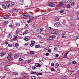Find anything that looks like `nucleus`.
<instances>
[{
    "label": "nucleus",
    "instance_id": "obj_1",
    "mask_svg": "<svg viewBox=\"0 0 79 79\" xmlns=\"http://www.w3.org/2000/svg\"><path fill=\"white\" fill-rule=\"evenodd\" d=\"M6 5L7 6V7L8 8V7H9L10 5L11 6H12V5H14V2L11 1L9 2V3H6Z\"/></svg>",
    "mask_w": 79,
    "mask_h": 79
},
{
    "label": "nucleus",
    "instance_id": "obj_2",
    "mask_svg": "<svg viewBox=\"0 0 79 79\" xmlns=\"http://www.w3.org/2000/svg\"><path fill=\"white\" fill-rule=\"evenodd\" d=\"M12 37H13V34H9L7 36V38H8L9 39H13Z\"/></svg>",
    "mask_w": 79,
    "mask_h": 79
},
{
    "label": "nucleus",
    "instance_id": "obj_3",
    "mask_svg": "<svg viewBox=\"0 0 79 79\" xmlns=\"http://www.w3.org/2000/svg\"><path fill=\"white\" fill-rule=\"evenodd\" d=\"M43 31H44V29L43 28L41 29H39L37 31V32H38V33H41Z\"/></svg>",
    "mask_w": 79,
    "mask_h": 79
},
{
    "label": "nucleus",
    "instance_id": "obj_4",
    "mask_svg": "<svg viewBox=\"0 0 79 79\" xmlns=\"http://www.w3.org/2000/svg\"><path fill=\"white\" fill-rule=\"evenodd\" d=\"M35 66L36 67H40L41 65L39 63H36L35 64Z\"/></svg>",
    "mask_w": 79,
    "mask_h": 79
},
{
    "label": "nucleus",
    "instance_id": "obj_5",
    "mask_svg": "<svg viewBox=\"0 0 79 79\" xmlns=\"http://www.w3.org/2000/svg\"><path fill=\"white\" fill-rule=\"evenodd\" d=\"M17 12H18V10L16 9H14L12 11L13 14H16Z\"/></svg>",
    "mask_w": 79,
    "mask_h": 79
},
{
    "label": "nucleus",
    "instance_id": "obj_6",
    "mask_svg": "<svg viewBox=\"0 0 79 79\" xmlns=\"http://www.w3.org/2000/svg\"><path fill=\"white\" fill-rule=\"evenodd\" d=\"M60 23L59 22H56V23L54 24L55 26H57V27H58L60 25Z\"/></svg>",
    "mask_w": 79,
    "mask_h": 79
},
{
    "label": "nucleus",
    "instance_id": "obj_7",
    "mask_svg": "<svg viewBox=\"0 0 79 79\" xmlns=\"http://www.w3.org/2000/svg\"><path fill=\"white\" fill-rule=\"evenodd\" d=\"M48 6H51V7H54V6H55V5L53 3L49 4Z\"/></svg>",
    "mask_w": 79,
    "mask_h": 79
},
{
    "label": "nucleus",
    "instance_id": "obj_8",
    "mask_svg": "<svg viewBox=\"0 0 79 79\" xmlns=\"http://www.w3.org/2000/svg\"><path fill=\"white\" fill-rule=\"evenodd\" d=\"M79 39V35H77L74 37V38H73V40H76L77 39Z\"/></svg>",
    "mask_w": 79,
    "mask_h": 79
},
{
    "label": "nucleus",
    "instance_id": "obj_9",
    "mask_svg": "<svg viewBox=\"0 0 79 79\" xmlns=\"http://www.w3.org/2000/svg\"><path fill=\"white\" fill-rule=\"evenodd\" d=\"M25 15H25L26 16V18H30V17H31V16L30 15H29V13H28L26 12L25 13Z\"/></svg>",
    "mask_w": 79,
    "mask_h": 79
},
{
    "label": "nucleus",
    "instance_id": "obj_10",
    "mask_svg": "<svg viewBox=\"0 0 79 79\" xmlns=\"http://www.w3.org/2000/svg\"><path fill=\"white\" fill-rule=\"evenodd\" d=\"M9 16H8V15H5L3 16V18H4V19H7L8 18Z\"/></svg>",
    "mask_w": 79,
    "mask_h": 79
},
{
    "label": "nucleus",
    "instance_id": "obj_11",
    "mask_svg": "<svg viewBox=\"0 0 79 79\" xmlns=\"http://www.w3.org/2000/svg\"><path fill=\"white\" fill-rule=\"evenodd\" d=\"M59 12L60 13H63V14H66V11L63 10H60L59 11Z\"/></svg>",
    "mask_w": 79,
    "mask_h": 79
},
{
    "label": "nucleus",
    "instance_id": "obj_12",
    "mask_svg": "<svg viewBox=\"0 0 79 79\" xmlns=\"http://www.w3.org/2000/svg\"><path fill=\"white\" fill-rule=\"evenodd\" d=\"M5 53L6 52H2L0 54V56L2 57L3 56H4V55H5Z\"/></svg>",
    "mask_w": 79,
    "mask_h": 79
},
{
    "label": "nucleus",
    "instance_id": "obj_13",
    "mask_svg": "<svg viewBox=\"0 0 79 79\" xmlns=\"http://www.w3.org/2000/svg\"><path fill=\"white\" fill-rule=\"evenodd\" d=\"M2 6L3 8H4V9H6V5H5L4 4H2Z\"/></svg>",
    "mask_w": 79,
    "mask_h": 79
},
{
    "label": "nucleus",
    "instance_id": "obj_14",
    "mask_svg": "<svg viewBox=\"0 0 79 79\" xmlns=\"http://www.w3.org/2000/svg\"><path fill=\"white\" fill-rule=\"evenodd\" d=\"M8 60H10L11 59V55L10 54H8L7 57Z\"/></svg>",
    "mask_w": 79,
    "mask_h": 79
},
{
    "label": "nucleus",
    "instance_id": "obj_15",
    "mask_svg": "<svg viewBox=\"0 0 79 79\" xmlns=\"http://www.w3.org/2000/svg\"><path fill=\"white\" fill-rule=\"evenodd\" d=\"M28 30H27L26 31H25L23 33V35H24V34H27L28 33Z\"/></svg>",
    "mask_w": 79,
    "mask_h": 79
},
{
    "label": "nucleus",
    "instance_id": "obj_16",
    "mask_svg": "<svg viewBox=\"0 0 79 79\" xmlns=\"http://www.w3.org/2000/svg\"><path fill=\"white\" fill-rule=\"evenodd\" d=\"M21 18H24V19L26 18V15L24 14H23L21 15Z\"/></svg>",
    "mask_w": 79,
    "mask_h": 79
},
{
    "label": "nucleus",
    "instance_id": "obj_17",
    "mask_svg": "<svg viewBox=\"0 0 79 79\" xmlns=\"http://www.w3.org/2000/svg\"><path fill=\"white\" fill-rule=\"evenodd\" d=\"M7 64V63H6V62H4L2 63V65H3L4 66H6Z\"/></svg>",
    "mask_w": 79,
    "mask_h": 79
},
{
    "label": "nucleus",
    "instance_id": "obj_18",
    "mask_svg": "<svg viewBox=\"0 0 79 79\" xmlns=\"http://www.w3.org/2000/svg\"><path fill=\"white\" fill-rule=\"evenodd\" d=\"M35 48H39L40 47V44H38L37 45H36L35 46Z\"/></svg>",
    "mask_w": 79,
    "mask_h": 79
},
{
    "label": "nucleus",
    "instance_id": "obj_19",
    "mask_svg": "<svg viewBox=\"0 0 79 79\" xmlns=\"http://www.w3.org/2000/svg\"><path fill=\"white\" fill-rule=\"evenodd\" d=\"M19 30H16L15 31V34H18V33H19Z\"/></svg>",
    "mask_w": 79,
    "mask_h": 79
},
{
    "label": "nucleus",
    "instance_id": "obj_20",
    "mask_svg": "<svg viewBox=\"0 0 79 79\" xmlns=\"http://www.w3.org/2000/svg\"><path fill=\"white\" fill-rule=\"evenodd\" d=\"M15 45L16 48H18V46H19V44L18 43H16L15 44Z\"/></svg>",
    "mask_w": 79,
    "mask_h": 79
},
{
    "label": "nucleus",
    "instance_id": "obj_21",
    "mask_svg": "<svg viewBox=\"0 0 79 79\" xmlns=\"http://www.w3.org/2000/svg\"><path fill=\"white\" fill-rule=\"evenodd\" d=\"M52 34H56V32L55 31H52Z\"/></svg>",
    "mask_w": 79,
    "mask_h": 79
},
{
    "label": "nucleus",
    "instance_id": "obj_22",
    "mask_svg": "<svg viewBox=\"0 0 79 79\" xmlns=\"http://www.w3.org/2000/svg\"><path fill=\"white\" fill-rule=\"evenodd\" d=\"M67 3H71L72 1L71 0H66Z\"/></svg>",
    "mask_w": 79,
    "mask_h": 79
},
{
    "label": "nucleus",
    "instance_id": "obj_23",
    "mask_svg": "<svg viewBox=\"0 0 79 79\" xmlns=\"http://www.w3.org/2000/svg\"><path fill=\"white\" fill-rule=\"evenodd\" d=\"M22 76L23 77H26V76H27V74L25 73H24L23 74Z\"/></svg>",
    "mask_w": 79,
    "mask_h": 79
},
{
    "label": "nucleus",
    "instance_id": "obj_24",
    "mask_svg": "<svg viewBox=\"0 0 79 79\" xmlns=\"http://www.w3.org/2000/svg\"><path fill=\"white\" fill-rule=\"evenodd\" d=\"M8 23V21H6L4 22V24L5 25H6Z\"/></svg>",
    "mask_w": 79,
    "mask_h": 79
},
{
    "label": "nucleus",
    "instance_id": "obj_25",
    "mask_svg": "<svg viewBox=\"0 0 79 79\" xmlns=\"http://www.w3.org/2000/svg\"><path fill=\"white\" fill-rule=\"evenodd\" d=\"M29 45V44H28V43H25V44H23V45H24V47H26V46H27V45Z\"/></svg>",
    "mask_w": 79,
    "mask_h": 79
},
{
    "label": "nucleus",
    "instance_id": "obj_26",
    "mask_svg": "<svg viewBox=\"0 0 79 79\" xmlns=\"http://www.w3.org/2000/svg\"><path fill=\"white\" fill-rule=\"evenodd\" d=\"M56 34H53V35H52V37L53 38H55V37L56 36Z\"/></svg>",
    "mask_w": 79,
    "mask_h": 79
},
{
    "label": "nucleus",
    "instance_id": "obj_27",
    "mask_svg": "<svg viewBox=\"0 0 79 79\" xmlns=\"http://www.w3.org/2000/svg\"><path fill=\"white\" fill-rule=\"evenodd\" d=\"M13 40H17V36H15L14 37L12 38Z\"/></svg>",
    "mask_w": 79,
    "mask_h": 79
},
{
    "label": "nucleus",
    "instance_id": "obj_28",
    "mask_svg": "<svg viewBox=\"0 0 79 79\" xmlns=\"http://www.w3.org/2000/svg\"><path fill=\"white\" fill-rule=\"evenodd\" d=\"M31 78L32 79H36V77H35V76H31Z\"/></svg>",
    "mask_w": 79,
    "mask_h": 79
},
{
    "label": "nucleus",
    "instance_id": "obj_29",
    "mask_svg": "<svg viewBox=\"0 0 79 79\" xmlns=\"http://www.w3.org/2000/svg\"><path fill=\"white\" fill-rule=\"evenodd\" d=\"M62 34L63 35H65L66 34V32L64 31H63L62 32Z\"/></svg>",
    "mask_w": 79,
    "mask_h": 79
},
{
    "label": "nucleus",
    "instance_id": "obj_30",
    "mask_svg": "<svg viewBox=\"0 0 79 79\" xmlns=\"http://www.w3.org/2000/svg\"><path fill=\"white\" fill-rule=\"evenodd\" d=\"M9 26L10 27V28H13V25H12L11 24H10V25H9Z\"/></svg>",
    "mask_w": 79,
    "mask_h": 79
},
{
    "label": "nucleus",
    "instance_id": "obj_31",
    "mask_svg": "<svg viewBox=\"0 0 79 79\" xmlns=\"http://www.w3.org/2000/svg\"><path fill=\"white\" fill-rule=\"evenodd\" d=\"M30 53L31 55H33L34 52H33V51H31L30 52Z\"/></svg>",
    "mask_w": 79,
    "mask_h": 79
},
{
    "label": "nucleus",
    "instance_id": "obj_32",
    "mask_svg": "<svg viewBox=\"0 0 79 79\" xmlns=\"http://www.w3.org/2000/svg\"><path fill=\"white\" fill-rule=\"evenodd\" d=\"M5 69L6 70H8V69H9L8 67V66H6L5 67Z\"/></svg>",
    "mask_w": 79,
    "mask_h": 79
},
{
    "label": "nucleus",
    "instance_id": "obj_33",
    "mask_svg": "<svg viewBox=\"0 0 79 79\" xmlns=\"http://www.w3.org/2000/svg\"><path fill=\"white\" fill-rule=\"evenodd\" d=\"M40 75H42V73H39L36 74V76H39Z\"/></svg>",
    "mask_w": 79,
    "mask_h": 79
},
{
    "label": "nucleus",
    "instance_id": "obj_34",
    "mask_svg": "<svg viewBox=\"0 0 79 79\" xmlns=\"http://www.w3.org/2000/svg\"><path fill=\"white\" fill-rule=\"evenodd\" d=\"M13 74H14V75H18V73L16 72H13Z\"/></svg>",
    "mask_w": 79,
    "mask_h": 79
},
{
    "label": "nucleus",
    "instance_id": "obj_35",
    "mask_svg": "<svg viewBox=\"0 0 79 79\" xmlns=\"http://www.w3.org/2000/svg\"><path fill=\"white\" fill-rule=\"evenodd\" d=\"M24 40H25V41H28V40H29V39L28 38H24Z\"/></svg>",
    "mask_w": 79,
    "mask_h": 79
},
{
    "label": "nucleus",
    "instance_id": "obj_36",
    "mask_svg": "<svg viewBox=\"0 0 79 79\" xmlns=\"http://www.w3.org/2000/svg\"><path fill=\"white\" fill-rule=\"evenodd\" d=\"M19 60L20 61H23L24 60H23V59H22L21 58H19Z\"/></svg>",
    "mask_w": 79,
    "mask_h": 79
},
{
    "label": "nucleus",
    "instance_id": "obj_37",
    "mask_svg": "<svg viewBox=\"0 0 79 79\" xmlns=\"http://www.w3.org/2000/svg\"><path fill=\"white\" fill-rule=\"evenodd\" d=\"M61 38H66V36L64 35H62L61 36Z\"/></svg>",
    "mask_w": 79,
    "mask_h": 79
},
{
    "label": "nucleus",
    "instance_id": "obj_38",
    "mask_svg": "<svg viewBox=\"0 0 79 79\" xmlns=\"http://www.w3.org/2000/svg\"><path fill=\"white\" fill-rule=\"evenodd\" d=\"M31 44H35V41H34L32 40L31 41Z\"/></svg>",
    "mask_w": 79,
    "mask_h": 79
},
{
    "label": "nucleus",
    "instance_id": "obj_39",
    "mask_svg": "<svg viewBox=\"0 0 79 79\" xmlns=\"http://www.w3.org/2000/svg\"><path fill=\"white\" fill-rule=\"evenodd\" d=\"M15 24H16V26H19L20 25L19 24V23H16Z\"/></svg>",
    "mask_w": 79,
    "mask_h": 79
},
{
    "label": "nucleus",
    "instance_id": "obj_40",
    "mask_svg": "<svg viewBox=\"0 0 79 79\" xmlns=\"http://www.w3.org/2000/svg\"><path fill=\"white\" fill-rule=\"evenodd\" d=\"M18 56H19L18 55H15L14 56V57L15 58H18Z\"/></svg>",
    "mask_w": 79,
    "mask_h": 79
},
{
    "label": "nucleus",
    "instance_id": "obj_41",
    "mask_svg": "<svg viewBox=\"0 0 79 79\" xmlns=\"http://www.w3.org/2000/svg\"><path fill=\"white\" fill-rule=\"evenodd\" d=\"M71 5H72L73 6H74V5H75L74 2H73L71 3Z\"/></svg>",
    "mask_w": 79,
    "mask_h": 79
},
{
    "label": "nucleus",
    "instance_id": "obj_42",
    "mask_svg": "<svg viewBox=\"0 0 79 79\" xmlns=\"http://www.w3.org/2000/svg\"><path fill=\"white\" fill-rule=\"evenodd\" d=\"M37 73V72H32L31 73V74H36Z\"/></svg>",
    "mask_w": 79,
    "mask_h": 79
},
{
    "label": "nucleus",
    "instance_id": "obj_43",
    "mask_svg": "<svg viewBox=\"0 0 79 79\" xmlns=\"http://www.w3.org/2000/svg\"><path fill=\"white\" fill-rule=\"evenodd\" d=\"M73 64H74L76 63V62L75 61H73L72 62Z\"/></svg>",
    "mask_w": 79,
    "mask_h": 79
},
{
    "label": "nucleus",
    "instance_id": "obj_44",
    "mask_svg": "<svg viewBox=\"0 0 79 79\" xmlns=\"http://www.w3.org/2000/svg\"><path fill=\"white\" fill-rule=\"evenodd\" d=\"M59 56V55L58 54H56L55 55L56 57L57 58Z\"/></svg>",
    "mask_w": 79,
    "mask_h": 79
},
{
    "label": "nucleus",
    "instance_id": "obj_45",
    "mask_svg": "<svg viewBox=\"0 0 79 79\" xmlns=\"http://www.w3.org/2000/svg\"><path fill=\"white\" fill-rule=\"evenodd\" d=\"M5 44H6V45H7L8 44V43H9V42H7V41H5L4 42Z\"/></svg>",
    "mask_w": 79,
    "mask_h": 79
},
{
    "label": "nucleus",
    "instance_id": "obj_46",
    "mask_svg": "<svg viewBox=\"0 0 79 79\" xmlns=\"http://www.w3.org/2000/svg\"><path fill=\"white\" fill-rule=\"evenodd\" d=\"M53 36H50L49 37V39L50 40H53Z\"/></svg>",
    "mask_w": 79,
    "mask_h": 79
},
{
    "label": "nucleus",
    "instance_id": "obj_47",
    "mask_svg": "<svg viewBox=\"0 0 79 79\" xmlns=\"http://www.w3.org/2000/svg\"><path fill=\"white\" fill-rule=\"evenodd\" d=\"M8 46L9 47H12V44H8Z\"/></svg>",
    "mask_w": 79,
    "mask_h": 79
},
{
    "label": "nucleus",
    "instance_id": "obj_48",
    "mask_svg": "<svg viewBox=\"0 0 79 79\" xmlns=\"http://www.w3.org/2000/svg\"><path fill=\"white\" fill-rule=\"evenodd\" d=\"M51 66H54V63L53 62H52L51 64Z\"/></svg>",
    "mask_w": 79,
    "mask_h": 79
},
{
    "label": "nucleus",
    "instance_id": "obj_49",
    "mask_svg": "<svg viewBox=\"0 0 79 79\" xmlns=\"http://www.w3.org/2000/svg\"><path fill=\"white\" fill-rule=\"evenodd\" d=\"M55 20H56V21H59V18H56Z\"/></svg>",
    "mask_w": 79,
    "mask_h": 79
},
{
    "label": "nucleus",
    "instance_id": "obj_50",
    "mask_svg": "<svg viewBox=\"0 0 79 79\" xmlns=\"http://www.w3.org/2000/svg\"><path fill=\"white\" fill-rule=\"evenodd\" d=\"M20 2L22 3H24V0H20Z\"/></svg>",
    "mask_w": 79,
    "mask_h": 79
},
{
    "label": "nucleus",
    "instance_id": "obj_51",
    "mask_svg": "<svg viewBox=\"0 0 79 79\" xmlns=\"http://www.w3.org/2000/svg\"><path fill=\"white\" fill-rule=\"evenodd\" d=\"M48 52H49V53H50V52H52V50L51 49H48Z\"/></svg>",
    "mask_w": 79,
    "mask_h": 79
},
{
    "label": "nucleus",
    "instance_id": "obj_52",
    "mask_svg": "<svg viewBox=\"0 0 79 79\" xmlns=\"http://www.w3.org/2000/svg\"><path fill=\"white\" fill-rule=\"evenodd\" d=\"M67 8H70V5L68 4L67 5Z\"/></svg>",
    "mask_w": 79,
    "mask_h": 79
},
{
    "label": "nucleus",
    "instance_id": "obj_53",
    "mask_svg": "<svg viewBox=\"0 0 79 79\" xmlns=\"http://www.w3.org/2000/svg\"><path fill=\"white\" fill-rule=\"evenodd\" d=\"M32 69H36V67H35V66H33L32 68Z\"/></svg>",
    "mask_w": 79,
    "mask_h": 79
},
{
    "label": "nucleus",
    "instance_id": "obj_54",
    "mask_svg": "<svg viewBox=\"0 0 79 79\" xmlns=\"http://www.w3.org/2000/svg\"><path fill=\"white\" fill-rule=\"evenodd\" d=\"M56 66H57V67L59 66V64H58V63L56 64Z\"/></svg>",
    "mask_w": 79,
    "mask_h": 79
},
{
    "label": "nucleus",
    "instance_id": "obj_55",
    "mask_svg": "<svg viewBox=\"0 0 79 79\" xmlns=\"http://www.w3.org/2000/svg\"><path fill=\"white\" fill-rule=\"evenodd\" d=\"M46 56H48L49 55V53H47L45 54Z\"/></svg>",
    "mask_w": 79,
    "mask_h": 79
},
{
    "label": "nucleus",
    "instance_id": "obj_56",
    "mask_svg": "<svg viewBox=\"0 0 79 79\" xmlns=\"http://www.w3.org/2000/svg\"><path fill=\"white\" fill-rule=\"evenodd\" d=\"M30 46H31V47H33V46H34V44H30Z\"/></svg>",
    "mask_w": 79,
    "mask_h": 79
},
{
    "label": "nucleus",
    "instance_id": "obj_57",
    "mask_svg": "<svg viewBox=\"0 0 79 79\" xmlns=\"http://www.w3.org/2000/svg\"><path fill=\"white\" fill-rule=\"evenodd\" d=\"M38 37L39 39H42V36L41 35H38Z\"/></svg>",
    "mask_w": 79,
    "mask_h": 79
},
{
    "label": "nucleus",
    "instance_id": "obj_58",
    "mask_svg": "<svg viewBox=\"0 0 79 79\" xmlns=\"http://www.w3.org/2000/svg\"><path fill=\"white\" fill-rule=\"evenodd\" d=\"M51 71H54V69L53 68H52L51 69Z\"/></svg>",
    "mask_w": 79,
    "mask_h": 79
},
{
    "label": "nucleus",
    "instance_id": "obj_59",
    "mask_svg": "<svg viewBox=\"0 0 79 79\" xmlns=\"http://www.w3.org/2000/svg\"><path fill=\"white\" fill-rule=\"evenodd\" d=\"M69 74H69L70 75H71V74H72V73H71V71H69Z\"/></svg>",
    "mask_w": 79,
    "mask_h": 79
},
{
    "label": "nucleus",
    "instance_id": "obj_60",
    "mask_svg": "<svg viewBox=\"0 0 79 79\" xmlns=\"http://www.w3.org/2000/svg\"><path fill=\"white\" fill-rule=\"evenodd\" d=\"M57 49H58V48L55 47L54 48V50H57Z\"/></svg>",
    "mask_w": 79,
    "mask_h": 79
},
{
    "label": "nucleus",
    "instance_id": "obj_61",
    "mask_svg": "<svg viewBox=\"0 0 79 79\" xmlns=\"http://www.w3.org/2000/svg\"><path fill=\"white\" fill-rule=\"evenodd\" d=\"M32 61L31 60H29L27 61V63H31Z\"/></svg>",
    "mask_w": 79,
    "mask_h": 79
},
{
    "label": "nucleus",
    "instance_id": "obj_62",
    "mask_svg": "<svg viewBox=\"0 0 79 79\" xmlns=\"http://www.w3.org/2000/svg\"><path fill=\"white\" fill-rule=\"evenodd\" d=\"M51 29H52V28L51 27H49L48 28V29H49V30H50Z\"/></svg>",
    "mask_w": 79,
    "mask_h": 79
},
{
    "label": "nucleus",
    "instance_id": "obj_63",
    "mask_svg": "<svg viewBox=\"0 0 79 79\" xmlns=\"http://www.w3.org/2000/svg\"><path fill=\"white\" fill-rule=\"evenodd\" d=\"M25 25L26 26H27V27H28V24H26Z\"/></svg>",
    "mask_w": 79,
    "mask_h": 79
},
{
    "label": "nucleus",
    "instance_id": "obj_64",
    "mask_svg": "<svg viewBox=\"0 0 79 79\" xmlns=\"http://www.w3.org/2000/svg\"><path fill=\"white\" fill-rule=\"evenodd\" d=\"M60 4H63V2H60Z\"/></svg>",
    "mask_w": 79,
    "mask_h": 79
}]
</instances>
